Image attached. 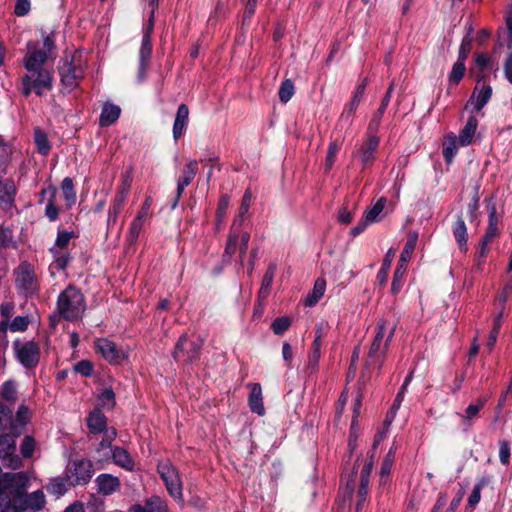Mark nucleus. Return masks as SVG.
<instances>
[{
  "label": "nucleus",
  "mask_w": 512,
  "mask_h": 512,
  "mask_svg": "<svg viewBox=\"0 0 512 512\" xmlns=\"http://www.w3.org/2000/svg\"><path fill=\"white\" fill-rule=\"evenodd\" d=\"M28 484L29 479L23 473L0 475V508H4L3 512L40 511L45 507L44 492L36 490L28 494Z\"/></svg>",
  "instance_id": "obj_1"
},
{
  "label": "nucleus",
  "mask_w": 512,
  "mask_h": 512,
  "mask_svg": "<svg viewBox=\"0 0 512 512\" xmlns=\"http://www.w3.org/2000/svg\"><path fill=\"white\" fill-rule=\"evenodd\" d=\"M28 52L24 58L27 73L22 77V93L29 96L32 91L42 96L53 87V71L45 67L47 54L37 48L34 42H28Z\"/></svg>",
  "instance_id": "obj_2"
},
{
  "label": "nucleus",
  "mask_w": 512,
  "mask_h": 512,
  "mask_svg": "<svg viewBox=\"0 0 512 512\" xmlns=\"http://www.w3.org/2000/svg\"><path fill=\"white\" fill-rule=\"evenodd\" d=\"M394 333L395 325L389 327L385 319L378 320L376 333L365 361L366 368L376 367L378 372H380Z\"/></svg>",
  "instance_id": "obj_3"
},
{
  "label": "nucleus",
  "mask_w": 512,
  "mask_h": 512,
  "mask_svg": "<svg viewBox=\"0 0 512 512\" xmlns=\"http://www.w3.org/2000/svg\"><path fill=\"white\" fill-rule=\"evenodd\" d=\"M56 308L64 320L76 321L82 318L86 310L85 297L78 287L70 284L59 294Z\"/></svg>",
  "instance_id": "obj_4"
},
{
  "label": "nucleus",
  "mask_w": 512,
  "mask_h": 512,
  "mask_svg": "<svg viewBox=\"0 0 512 512\" xmlns=\"http://www.w3.org/2000/svg\"><path fill=\"white\" fill-rule=\"evenodd\" d=\"M204 341L195 335L182 334L177 340L172 357L183 364H192L200 359Z\"/></svg>",
  "instance_id": "obj_5"
},
{
  "label": "nucleus",
  "mask_w": 512,
  "mask_h": 512,
  "mask_svg": "<svg viewBox=\"0 0 512 512\" xmlns=\"http://www.w3.org/2000/svg\"><path fill=\"white\" fill-rule=\"evenodd\" d=\"M418 241V233L414 231H410L407 236L406 243L404 248L400 254V258L397 264V267L394 271L392 285H391V293L393 295H397L404 283V276L407 270V263L412 257V254L415 250L416 244Z\"/></svg>",
  "instance_id": "obj_6"
},
{
  "label": "nucleus",
  "mask_w": 512,
  "mask_h": 512,
  "mask_svg": "<svg viewBox=\"0 0 512 512\" xmlns=\"http://www.w3.org/2000/svg\"><path fill=\"white\" fill-rule=\"evenodd\" d=\"M14 274L16 287L25 297H30L39 291L34 267L29 262H21Z\"/></svg>",
  "instance_id": "obj_7"
},
{
  "label": "nucleus",
  "mask_w": 512,
  "mask_h": 512,
  "mask_svg": "<svg viewBox=\"0 0 512 512\" xmlns=\"http://www.w3.org/2000/svg\"><path fill=\"white\" fill-rule=\"evenodd\" d=\"M157 471L169 494L175 499H182V481L177 468L169 460H164L159 462Z\"/></svg>",
  "instance_id": "obj_8"
},
{
  "label": "nucleus",
  "mask_w": 512,
  "mask_h": 512,
  "mask_svg": "<svg viewBox=\"0 0 512 512\" xmlns=\"http://www.w3.org/2000/svg\"><path fill=\"white\" fill-rule=\"evenodd\" d=\"M93 474V463L88 459L73 461L66 470V478L70 486L87 484Z\"/></svg>",
  "instance_id": "obj_9"
},
{
  "label": "nucleus",
  "mask_w": 512,
  "mask_h": 512,
  "mask_svg": "<svg viewBox=\"0 0 512 512\" xmlns=\"http://www.w3.org/2000/svg\"><path fill=\"white\" fill-rule=\"evenodd\" d=\"M13 348L18 361L23 367L33 369L39 364L40 347L35 341L21 342L17 340L13 343Z\"/></svg>",
  "instance_id": "obj_10"
},
{
  "label": "nucleus",
  "mask_w": 512,
  "mask_h": 512,
  "mask_svg": "<svg viewBox=\"0 0 512 512\" xmlns=\"http://www.w3.org/2000/svg\"><path fill=\"white\" fill-rule=\"evenodd\" d=\"M59 73L62 84L69 90H73L78 86L80 79L83 77L84 70L73 62H64L59 67Z\"/></svg>",
  "instance_id": "obj_11"
},
{
  "label": "nucleus",
  "mask_w": 512,
  "mask_h": 512,
  "mask_svg": "<svg viewBox=\"0 0 512 512\" xmlns=\"http://www.w3.org/2000/svg\"><path fill=\"white\" fill-rule=\"evenodd\" d=\"M95 349L111 364H118L123 358L121 350L117 348V345L113 341L107 338L97 339L95 341Z\"/></svg>",
  "instance_id": "obj_12"
},
{
  "label": "nucleus",
  "mask_w": 512,
  "mask_h": 512,
  "mask_svg": "<svg viewBox=\"0 0 512 512\" xmlns=\"http://www.w3.org/2000/svg\"><path fill=\"white\" fill-rule=\"evenodd\" d=\"M198 172V162L196 160H190L183 169L182 176L179 177L177 182V189H176V197L172 204V208L174 209L178 201L180 200L185 188L190 185V183L195 178L196 174Z\"/></svg>",
  "instance_id": "obj_13"
},
{
  "label": "nucleus",
  "mask_w": 512,
  "mask_h": 512,
  "mask_svg": "<svg viewBox=\"0 0 512 512\" xmlns=\"http://www.w3.org/2000/svg\"><path fill=\"white\" fill-rule=\"evenodd\" d=\"M380 139L376 135H370L357 150L356 156L361 160L364 167L371 166L375 160V153L379 147Z\"/></svg>",
  "instance_id": "obj_14"
},
{
  "label": "nucleus",
  "mask_w": 512,
  "mask_h": 512,
  "mask_svg": "<svg viewBox=\"0 0 512 512\" xmlns=\"http://www.w3.org/2000/svg\"><path fill=\"white\" fill-rule=\"evenodd\" d=\"M98 493L108 496L118 491L121 487V483L118 477L108 473L100 474L95 479Z\"/></svg>",
  "instance_id": "obj_15"
},
{
  "label": "nucleus",
  "mask_w": 512,
  "mask_h": 512,
  "mask_svg": "<svg viewBox=\"0 0 512 512\" xmlns=\"http://www.w3.org/2000/svg\"><path fill=\"white\" fill-rule=\"evenodd\" d=\"M491 96L492 87L490 85H483L479 91L478 87L476 86L465 108L467 109L470 105H472L473 111L479 112L489 102Z\"/></svg>",
  "instance_id": "obj_16"
},
{
  "label": "nucleus",
  "mask_w": 512,
  "mask_h": 512,
  "mask_svg": "<svg viewBox=\"0 0 512 512\" xmlns=\"http://www.w3.org/2000/svg\"><path fill=\"white\" fill-rule=\"evenodd\" d=\"M151 55H152V39L142 37L141 47L139 50V68H138L139 81H143L145 78V73L150 65Z\"/></svg>",
  "instance_id": "obj_17"
},
{
  "label": "nucleus",
  "mask_w": 512,
  "mask_h": 512,
  "mask_svg": "<svg viewBox=\"0 0 512 512\" xmlns=\"http://www.w3.org/2000/svg\"><path fill=\"white\" fill-rule=\"evenodd\" d=\"M325 331L322 325H318L314 331V340L311 345V351L308 355V368L314 369L319 362L321 356L322 340Z\"/></svg>",
  "instance_id": "obj_18"
},
{
  "label": "nucleus",
  "mask_w": 512,
  "mask_h": 512,
  "mask_svg": "<svg viewBox=\"0 0 512 512\" xmlns=\"http://www.w3.org/2000/svg\"><path fill=\"white\" fill-rule=\"evenodd\" d=\"M86 425L92 434H100L107 427V418L100 408H94L87 416Z\"/></svg>",
  "instance_id": "obj_19"
},
{
  "label": "nucleus",
  "mask_w": 512,
  "mask_h": 512,
  "mask_svg": "<svg viewBox=\"0 0 512 512\" xmlns=\"http://www.w3.org/2000/svg\"><path fill=\"white\" fill-rule=\"evenodd\" d=\"M368 85V79L364 78L357 86L353 93L351 101L344 107L342 112V118L349 119L352 117L357 110L360 102L362 101L366 87Z\"/></svg>",
  "instance_id": "obj_20"
},
{
  "label": "nucleus",
  "mask_w": 512,
  "mask_h": 512,
  "mask_svg": "<svg viewBox=\"0 0 512 512\" xmlns=\"http://www.w3.org/2000/svg\"><path fill=\"white\" fill-rule=\"evenodd\" d=\"M251 391L248 397V405L252 412L263 416L265 414V407L263 404L262 387L259 383H249Z\"/></svg>",
  "instance_id": "obj_21"
},
{
  "label": "nucleus",
  "mask_w": 512,
  "mask_h": 512,
  "mask_svg": "<svg viewBox=\"0 0 512 512\" xmlns=\"http://www.w3.org/2000/svg\"><path fill=\"white\" fill-rule=\"evenodd\" d=\"M189 121V108L186 104L182 103L178 106L174 124H173V138L180 139L187 127Z\"/></svg>",
  "instance_id": "obj_22"
},
{
  "label": "nucleus",
  "mask_w": 512,
  "mask_h": 512,
  "mask_svg": "<svg viewBox=\"0 0 512 512\" xmlns=\"http://www.w3.org/2000/svg\"><path fill=\"white\" fill-rule=\"evenodd\" d=\"M478 127V119L475 115H470L464 127L459 131L458 144L460 146H468L472 143L473 137Z\"/></svg>",
  "instance_id": "obj_23"
},
{
  "label": "nucleus",
  "mask_w": 512,
  "mask_h": 512,
  "mask_svg": "<svg viewBox=\"0 0 512 512\" xmlns=\"http://www.w3.org/2000/svg\"><path fill=\"white\" fill-rule=\"evenodd\" d=\"M453 236L458 244L459 250L463 253L468 251V233L467 227L462 216H458L456 222L452 226Z\"/></svg>",
  "instance_id": "obj_24"
},
{
  "label": "nucleus",
  "mask_w": 512,
  "mask_h": 512,
  "mask_svg": "<svg viewBox=\"0 0 512 512\" xmlns=\"http://www.w3.org/2000/svg\"><path fill=\"white\" fill-rule=\"evenodd\" d=\"M41 194H49V199L45 207V216L49 221L54 222L59 217L60 208L56 204L57 188L49 186L41 190Z\"/></svg>",
  "instance_id": "obj_25"
},
{
  "label": "nucleus",
  "mask_w": 512,
  "mask_h": 512,
  "mask_svg": "<svg viewBox=\"0 0 512 512\" xmlns=\"http://www.w3.org/2000/svg\"><path fill=\"white\" fill-rule=\"evenodd\" d=\"M130 512H167L166 503L158 496H153L145 502V505H134Z\"/></svg>",
  "instance_id": "obj_26"
},
{
  "label": "nucleus",
  "mask_w": 512,
  "mask_h": 512,
  "mask_svg": "<svg viewBox=\"0 0 512 512\" xmlns=\"http://www.w3.org/2000/svg\"><path fill=\"white\" fill-rule=\"evenodd\" d=\"M121 113L119 106L105 103L99 118V124L101 127H108L117 121Z\"/></svg>",
  "instance_id": "obj_27"
},
{
  "label": "nucleus",
  "mask_w": 512,
  "mask_h": 512,
  "mask_svg": "<svg viewBox=\"0 0 512 512\" xmlns=\"http://www.w3.org/2000/svg\"><path fill=\"white\" fill-rule=\"evenodd\" d=\"M111 453L113 461L116 465L129 471L133 470L134 461L126 449L115 446L112 448Z\"/></svg>",
  "instance_id": "obj_28"
},
{
  "label": "nucleus",
  "mask_w": 512,
  "mask_h": 512,
  "mask_svg": "<svg viewBox=\"0 0 512 512\" xmlns=\"http://www.w3.org/2000/svg\"><path fill=\"white\" fill-rule=\"evenodd\" d=\"M326 289V281L323 278H317L314 282L312 291L305 299V306L312 307L323 297Z\"/></svg>",
  "instance_id": "obj_29"
},
{
  "label": "nucleus",
  "mask_w": 512,
  "mask_h": 512,
  "mask_svg": "<svg viewBox=\"0 0 512 512\" xmlns=\"http://www.w3.org/2000/svg\"><path fill=\"white\" fill-rule=\"evenodd\" d=\"M457 143H458V138L456 137V135L454 133L451 132V133L447 134V136L445 137V141L443 143V151H442L443 157L447 164L452 163V161L457 153V150H458Z\"/></svg>",
  "instance_id": "obj_30"
},
{
  "label": "nucleus",
  "mask_w": 512,
  "mask_h": 512,
  "mask_svg": "<svg viewBox=\"0 0 512 512\" xmlns=\"http://www.w3.org/2000/svg\"><path fill=\"white\" fill-rule=\"evenodd\" d=\"M16 193L15 185L12 182H6L0 186V206L8 208L14 202Z\"/></svg>",
  "instance_id": "obj_31"
},
{
  "label": "nucleus",
  "mask_w": 512,
  "mask_h": 512,
  "mask_svg": "<svg viewBox=\"0 0 512 512\" xmlns=\"http://www.w3.org/2000/svg\"><path fill=\"white\" fill-rule=\"evenodd\" d=\"M489 480L486 477H482L473 487L471 494L467 500V508H470L471 511L475 509L477 504L481 499V490L488 485Z\"/></svg>",
  "instance_id": "obj_32"
},
{
  "label": "nucleus",
  "mask_w": 512,
  "mask_h": 512,
  "mask_svg": "<svg viewBox=\"0 0 512 512\" xmlns=\"http://www.w3.org/2000/svg\"><path fill=\"white\" fill-rule=\"evenodd\" d=\"M277 270V265L275 263H270L267 267V270L263 276L261 288L259 291V295L262 297H266L271 289L275 273Z\"/></svg>",
  "instance_id": "obj_33"
},
{
  "label": "nucleus",
  "mask_w": 512,
  "mask_h": 512,
  "mask_svg": "<svg viewBox=\"0 0 512 512\" xmlns=\"http://www.w3.org/2000/svg\"><path fill=\"white\" fill-rule=\"evenodd\" d=\"M16 443L13 436L9 434L0 435V458H9L14 455Z\"/></svg>",
  "instance_id": "obj_34"
},
{
  "label": "nucleus",
  "mask_w": 512,
  "mask_h": 512,
  "mask_svg": "<svg viewBox=\"0 0 512 512\" xmlns=\"http://www.w3.org/2000/svg\"><path fill=\"white\" fill-rule=\"evenodd\" d=\"M126 199L114 196L110 208L108 210V219H107V225L111 226L114 225L117 221L118 215L123 210L124 204Z\"/></svg>",
  "instance_id": "obj_35"
},
{
  "label": "nucleus",
  "mask_w": 512,
  "mask_h": 512,
  "mask_svg": "<svg viewBox=\"0 0 512 512\" xmlns=\"http://www.w3.org/2000/svg\"><path fill=\"white\" fill-rule=\"evenodd\" d=\"M34 141L37 146V151L42 155H47L51 150V145L48 140L47 134L40 128L34 130Z\"/></svg>",
  "instance_id": "obj_36"
},
{
  "label": "nucleus",
  "mask_w": 512,
  "mask_h": 512,
  "mask_svg": "<svg viewBox=\"0 0 512 512\" xmlns=\"http://www.w3.org/2000/svg\"><path fill=\"white\" fill-rule=\"evenodd\" d=\"M0 396L5 401L14 403L17 400V390L15 382L12 380L4 382L0 388Z\"/></svg>",
  "instance_id": "obj_37"
},
{
  "label": "nucleus",
  "mask_w": 512,
  "mask_h": 512,
  "mask_svg": "<svg viewBox=\"0 0 512 512\" xmlns=\"http://www.w3.org/2000/svg\"><path fill=\"white\" fill-rule=\"evenodd\" d=\"M66 482H68L67 478L66 479H63V478L52 479L49 482V484L47 485L46 489L52 495H55L57 497L63 496L67 492Z\"/></svg>",
  "instance_id": "obj_38"
},
{
  "label": "nucleus",
  "mask_w": 512,
  "mask_h": 512,
  "mask_svg": "<svg viewBox=\"0 0 512 512\" xmlns=\"http://www.w3.org/2000/svg\"><path fill=\"white\" fill-rule=\"evenodd\" d=\"M386 201L387 200L385 197H381L371 208L366 210L364 217L367 219V221L373 223L378 220V216L383 211Z\"/></svg>",
  "instance_id": "obj_39"
},
{
  "label": "nucleus",
  "mask_w": 512,
  "mask_h": 512,
  "mask_svg": "<svg viewBox=\"0 0 512 512\" xmlns=\"http://www.w3.org/2000/svg\"><path fill=\"white\" fill-rule=\"evenodd\" d=\"M295 87L291 79H285L279 88L278 96L282 103H287L294 95Z\"/></svg>",
  "instance_id": "obj_40"
},
{
  "label": "nucleus",
  "mask_w": 512,
  "mask_h": 512,
  "mask_svg": "<svg viewBox=\"0 0 512 512\" xmlns=\"http://www.w3.org/2000/svg\"><path fill=\"white\" fill-rule=\"evenodd\" d=\"M61 189L64 198L69 203V205L74 204L76 200V192L72 178L65 177L61 183Z\"/></svg>",
  "instance_id": "obj_41"
},
{
  "label": "nucleus",
  "mask_w": 512,
  "mask_h": 512,
  "mask_svg": "<svg viewBox=\"0 0 512 512\" xmlns=\"http://www.w3.org/2000/svg\"><path fill=\"white\" fill-rule=\"evenodd\" d=\"M239 236L235 232L228 235L227 243L223 253V261L229 260L237 251Z\"/></svg>",
  "instance_id": "obj_42"
},
{
  "label": "nucleus",
  "mask_w": 512,
  "mask_h": 512,
  "mask_svg": "<svg viewBox=\"0 0 512 512\" xmlns=\"http://www.w3.org/2000/svg\"><path fill=\"white\" fill-rule=\"evenodd\" d=\"M14 313V304L10 302H6L1 304L0 306V314L2 320L0 321V330L2 332H6L8 322Z\"/></svg>",
  "instance_id": "obj_43"
},
{
  "label": "nucleus",
  "mask_w": 512,
  "mask_h": 512,
  "mask_svg": "<svg viewBox=\"0 0 512 512\" xmlns=\"http://www.w3.org/2000/svg\"><path fill=\"white\" fill-rule=\"evenodd\" d=\"M466 71L465 62L456 61L449 74V82L452 85H458L464 77Z\"/></svg>",
  "instance_id": "obj_44"
},
{
  "label": "nucleus",
  "mask_w": 512,
  "mask_h": 512,
  "mask_svg": "<svg viewBox=\"0 0 512 512\" xmlns=\"http://www.w3.org/2000/svg\"><path fill=\"white\" fill-rule=\"evenodd\" d=\"M99 405L106 409H112L115 404V393L112 388H105L98 396Z\"/></svg>",
  "instance_id": "obj_45"
},
{
  "label": "nucleus",
  "mask_w": 512,
  "mask_h": 512,
  "mask_svg": "<svg viewBox=\"0 0 512 512\" xmlns=\"http://www.w3.org/2000/svg\"><path fill=\"white\" fill-rule=\"evenodd\" d=\"M252 199V192L251 189H246L244 192V195L242 197L241 205L239 207V213L236 219L234 220V225L236 223H239V225L242 224L244 215L248 212L250 203Z\"/></svg>",
  "instance_id": "obj_46"
},
{
  "label": "nucleus",
  "mask_w": 512,
  "mask_h": 512,
  "mask_svg": "<svg viewBox=\"0 0 512 512\" xmlns=\"http://www.w3.org/2000/svg\"><path fill=\"white\" fill-rule=\"evenodd\" d=\"M12 409L0 401V430L9 428L12 424Z\"/></svg>",
  "instance_id": "obj_47"
},
{
  "label": "nucleus",
  "mask_w": 512,
  "mask_h": 512,
  "mask_svg": "<svg viewBox=\"0 0 512 512\" xmlns=\"http://www.w3.org/2000/svg\"><path fill=\"white\" fill-rule=\"evenodd\" d=\"M291 326V319L287 316L276 318L272 324L271 329L276 335H282Z\"/></svg>",
  "instance_id": "obj_48"
},
{
  "label": "nucleus",
  "mask_w": 512,
  "mask_h": 512,
  "mask_svg": "<svg viewBox=\"0 0 512 512\" xmlns=\"http://www.w3.org/2000/svg\"><path fill=\"white\" fill-rule=\"evenodd\" d=\"M73 370L84 377H90L94 372V365L89 360H81L74 364Z\"/></svg>",
  "instance_id": "obj_49"
},
{
  "label": "nucleus",
  "mask_w": 512,
  "mask_h": 512,
  "mask_svg": "<svg viewBox=\"0 0 512 512\" xmlns=\"http://www.w3.org/2000/svg\"><path fill=\"white\" fill-rule=\"evenodd\" d=\"M103 438L99 443L98 451L104 448H113L112 442L115 440L117 436V430L114 427H109L102 432Z\"/></svg>",
  "instance_id": "obj_50"
},
{
  "label": "nucleus",
  "mask_w": 512,
  "mask_h": 512,
  "mask_svg": "<svg viewBox=\"0 0 512 512\" xmlns=\"http://www.w3.org/2000/svg\"><path fill=\"white\" fill-rule=\"evenodd\" d=\"M77 237L73 231L58 230L55 246L59 249H64L68 246L72 238Z\"/></svg>",
  "instance_id": "obj_51"
},
{
  "label": "nucleus",
  "mask_w": 512,
  "mask_h": 512,
  "mask_svg": "<svg viewBox=\"0 0 512 512\" xmlns=\"http://www.w3.org/2000/svg\"><path fill=\"white\" fill-rule=\"evenodd\" d=\"M339 150L340 145L337 141L330 142L325 159V166L327 170H330L332 168Z\"/></svg>",
  "instance_id": "obj_52"
},
{
  "label": "nucleus",
  "mask_w": 512,
  "mask_h": 512,
  "mask_svg": "<svg viewBox=\"0 0 512 512\" xmlns=\"http://www.w3.org/2000/svg\"><path fill=\"white\" fill-rule=\"evenodd\" d=\"M30 323L28 316H17L9 325V329L12 332H23L26 331Z\"/></svg>",
  "instance_id": "obj_53"
},
{
  "label": "nucleus",
  "mask_w": 512,
  "mask_h": 512,
  "mask_svg": "<svg viewBox=\"0 0 512 512\" xmlns=\"http://www.w3.org/2000/svg\"><path fill=\"white\" fill-rule=\"evenodd\" d=\"M35 449V440L32 436H25L21 445L20 452L24 458H30L33 455Z\"/></svg>",
  "instance_id": "obj_54"
},
{
  "label": "nucleus",
  "mask_w": 512,
  "mask_h": 512,
  "mask_svg": "<svg viewBox=\"0 0 512 512\" xmlns=\"http://www.w3.org/2000/svg\"><path fill=\"white\" fill-rule=\"evenodd\" d=\"M486 402H487V398L481 397V398L477 399L476 404H470L465 410V413H466L465 418L467 420H472L474 417H476L477 414L479 413V411L484 407Z\"/></svg>",
  "instance_id": "obj_55"
},
{
  "label": "nucleus",
  "mask_w": 512,
  "mask_h": 512,
  "mask_svg": "<svg viewBox=\"0 0 512 512\" xmlns=\"http://www.w3.org/2000/svg\"><path fill=\"white\" fill-rule=\"evenodd\" d=\"M143 222H144V220L137 216L132 221L130 228H129V232H128V241L130 243H134L137 240V238L140 234V231L142 229Z\"/></svg>",
  "instance_id": "obj_56"
},
{
  "label": "nucleus",
  "mask_w": 512,
  "mask_h": 512,
  "mask_svg": "<svg viewBox=\"0 0 512 512\" xmlns=\"http://www.w3.org/2000/svg\"><path fill=\"white\" fill-rule=\"evenodd\" d=\"M472 48V38L466 35L461 42L457 61L465 62Z\"/></svg>",
  "instance_id": "obj_57"
},
{
  "label": "nucleus",
  "mask_w": 512,
  "mask_h": 512,
  "mask_svg": "<svg viewBox=\"0 0 512 512\" xmlns=\"http://www.w3.org/2000/svg\"><path fill=\"white\" fill-rule=\"evenodd\" d=\"M51 253L55 257V265L59 270H65L71 261V256L69 253L60 254L58 250L55 248L50 249Z\"/></svg>",
  "instance_id": "obj_58"
},
{
  "label": "nucleus",
  "mask_w": 512,
  "mask_h": 512,
  "mask_svg": "<svg viewBox=\"0 0 512 512\" xmlns=\"http://www.w3.org/2000/svg\"><path fill=\"white\" fill-rule=\"evenodd\" d=\"M395 459V450L391 448L386 454L385 458L382 461L380 474L390 475L393 463Z\"/></svg>",
  "instance_id": "obj_59"
},
{
  "label": "nucleus",
  "mask_w": 512,
  "mask_h": 512,
  "mask_svg": "<svg viewBox=\"0 0 512 512\" xmlns=\"http://www.w3.org/2000/svg\"><path fill=\"white\" fill-rule=\"evenodd\" d=\"M229 202L230 197L227 194H223L220 196L216 210V217L219 222L222 221V219L224 218L229 206Z\"/></svg>",
  "instance_id": "obj_60"
},
{
  "label": "nucleus",
  "mask_w": 512,
  "mask_h": 512,
  "mask_svg": "<svg viewBox=\"0 0 512 512\" xmlns=\"http://www.w3.org/2000/svg\"><path fill=\"white\" fill-rule=\"evenodd\" d=\"M499 458L503 465H508L510 462V446L506 440L499 441Z\"/></svg>",
  "instance_id": "obj_61"
},
{
  "label": "nucleus",
  "mask_w": 512,
  "mask_h": 512,
  "mask_svg": "<svg viewBox=\"0 0 512 512\" xmlns=\"http://www.w3.org/2000/svg\"><path fill=\"white\" fill-rule=\"evenodd\" d=\"M512 292V281L507 282L502 290L498 293L496 301L500 306L505 307V303L509 298L510 293Z\"/></svg>",
  "instance_id": "obj_62"
},
{
  "label": "nucleus",
  "mask_w": 512,
  "mask_h": 512,
  "mask_svg": "<svg viewBox=\"0 0 512 512\" xmlns=\"http://www.w3.org/2000/svg\"><path fill=\"white\" fill-rule=\"evenodd\" d=\"M131 178L129 175L123 176L122 184L118 187L115 196L126 199L131 187Z\"/></svg>",
  "instance_id": "obj_63"
},
{
  "label": "nucleus",
  "mask_w": 512,
  "mask_h": 512,
  "mask_svg": "<svg viewBox=\"0 0 512 512\" xmlns=\"http://www.w3.org/2000/svg\"><path fill=\"white\" fill-rule=\"evenodd\" d=\"M30 6V0H17L14 8V13L20 17L25 16L29 13Z\"/></svg>",
  "instance_id": "obj_64"
}]
</instances>
